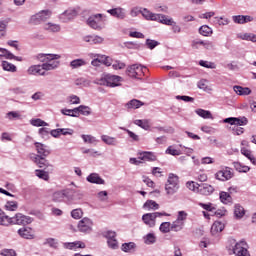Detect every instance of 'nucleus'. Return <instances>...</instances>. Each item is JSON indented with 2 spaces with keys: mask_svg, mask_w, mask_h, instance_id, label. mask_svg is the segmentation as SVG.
Here are the masks:
<instances>
[{
  "mask_svg": "<svg viewBox=\"0 0 256 256\" xmlns=\"http://www.w3.org/2000/svg\"><path fill=\"white\" fill-rule=\"evenodd\" d=\"M7 119L13 121V119H21V114L19 112L11 111L6 114Z\"/></svg>",
  "mask_w": 256,
  "mask_h": 256,
  "instance_id": "0e129e2a",
  "label": "nucleus"
},
{
  "mask_svg": "<svg viewBox=\"0 0 256 256\" xmlns=\"http://www.w3.org/2000/svg\"><path fill=\"white\" fill-rule=\"evenodd\" d=\"M143 69H145V67L141 66L140 64H133L127 67L126 75L128 77H132V79H139V77H143L145 74Z\"/></svg>",
  "mask_w": 256,
  "mask_h": 256,
  "instance_id": "6e6552de",
  "label": "nucleus"
},
{
  "mask_svg": "<svg viewBox=\"0 0 256 256\" xmlns=\"http://www.w3.org/2000/svg\"><path fill=\"white\" fill-rule=\"evenodd\" d=\"M199 65H201V67H205L206 69H215L217 67L215 63L205 60H200Z\"/></svg>",
  "mask_w": 256,
  "mask_h": 256,
  "instance_id": "bf43d9fd",
  "label": "nucleus"
},
{
  "mask_svg": "<svg viewBox=\"0 0 256 256\" xmlns=\"http://www.w3.org/2000/svg\"><path fill=\"white\" fill-rule=\"evenodd\" d=\"M223 229H225V224H223L222 222L216 221L213 223L211 227V233L212 235H217L218 233H221Z\"/></svg>",
  "mask_w": 256,
  "mask_h": 256,
  "instance_id": "473e14b6",
  "label": "nucleus"
},
{
  "mask_svg": "<svg viewBox=\"0 0 256 256\" xmlns=\"http://www.w3.org/2000/svg\"><path fill=\"white\" fill-rule=\"evenodd\" d=\"M12 217L7 216L3 210L0 209V225L2 227H9V225H12Z\"/></svg>",
  "mask_w": 256,
  "mask_h": 256,
  "instance_id": "cd10ccee",
  "label": "nucleus"
},
{
  "mask_svg": "<svg viewBox=\"0 0 256 256\" xmlns=\"http://www.w3.org/2000/svg\"><path fill=\"white\" fill-rule=\"evenodd\" d=\"M171 222H163L160 225V231L161 233H169V231H171Z\"/></svg>",
  "mask_w": 256,
  "mask_h": 256,
  "instance_id": "680f3d73",
  "label": "nucleus"
},
{
  "mask_svg": "<svg viewBox=\"0 0 256 256\" xmlns=\"http://www.w3.org/2000/svg\"><path fill=\"white\" fill-rule=\"evenodd\" d=\"M144 209H152L153 211H156V209H159V204L153 200H148L144 203Z\"/></svg>",
  "mask_w": 256,
  "mask_h": 256,
  "instance_id": "3c124183",
  "label": "nucleus"
},
{
  "mask_svg": "<svg viewBox=\"0 0 256 256\" xmlns=\"http://www.w3.org/2000/svg\"><path fill=\"white\" fill-rule=\"evenodd\" d=\"M70 193H71L70 189L56 191L52 194V201H54V203H63V201L65 200V197L69 198Z\"/></svg>",
  "mask_w": 256,
  "mask_h": 256,
  "instance_id": "ddd939ff",
  "label": "nucleus"
},
{
  "mask_svg": "<svg viewBox=\"0 0 256 256\" xmlns=\"http://www.w3.org/2000/svg\"><path fill=\"white\" fill-rule=\"evenodd\" d=\"M35 175L39 179H43V181H49V173L45 172V170H36Z\"/></svg>",
  "mask_w": 256,
  "mask_h": 256,
  "instance_id": "5fc2aeb1",
  "label": "nucleus"
},
{
  "mask_svg": "<svg viewBox=\"0 0 256 256\" xmlns=\"http://www.w3.org/2000/svg\"><path fill=\"white\" fill-rule=\"evenodd\" d=\"M179 188V176L174 173H170L165 184L166 195H168V197L175 195V193L179 191Z\"/></svg>",
  "mask_w": 256,
  "mask_h": 256,
  "instance_id": "7ed1b4c3",
  "label": "nucleus"
},
{
  "mask_svg": "<svg viewBox=\"0 0 256 256\" xmlns=\"http://www.w3.org/2000/svg\"><path fill=\"white\" fill-rule=\"evenodd\" d=\"M0 57H5V59H14L15 61H23V57L15 56L9 50L5 48H0Z\"/></svg>",
  "mask_w": 256,
  "mask_h": 256,
  "instance_id": "4be33fe9",
  "label": "nucleus"
},
{
  "mask_svg": "<svg viewBox=\"0 0 256 256\" xmlns=\"http://www.w3.org/2000/svg\"><path fill=\"white\" fill-rule=\"evenodd\" d=\"M74 85H76L77 87H89V85H91V81H89L86 78L81 77V78H77L74 81Z\"/></svg>",
  "mask_w": 256,
  "mask_h": 256,
  "instance_id": "a18cd8bd",
  "label": "nucleus"
},
{
  "mask_svg": "<svg viewBox=\"0 0 256 256\" xmlns=\"http://www.w3.org/2000/svg\"><path fill=\"white\" fill-rule=\"evenodd\" d=\"M157 242V236H155L154 233H148L146 236H144V243L146 245H153Z\"/></svg>",
  "mask_w": 256,
  "mask_h": 256,
  "instance_id": "de8ad7c7",
  "label": "nucleus"
},
{
  "mask_svg": "<svg viewBox=\"0 0 256 256\" xmlns=\"http://www.w3.org/2000/svg\"><path fill=\"white\" fill-rule=\"evenodd\" d=\"M2 68L4 71H8L9 73H17V66L11 62L2 61Z\"/></svg>",
  "mask_w": 256,
  "mask_h": 256,
  "instance_id": "c9c22d12",
  "label": "nucleus"
},
{
  "mask_svg": "<svg viewBox=\"0 0 256 256\" xmlns=\"http://www.w3.org/2000/svg\"><path fill=\"white\" fill-rule=\"evenodd\" d=\"M134 125L141 127V129H144L145 131H149L151 128V125H149V120H135Z\"/></svg>",
  "mask_w": 256,
  "mask_h": 256,
  "instance_id": "49530a36",
  "label": "nucleus"
},
{
  "mask_svg": "<svg viewBox=\"0 0 256 256\" xmlns=\"http://www.w3.org/2000/svg\"><path fill=\"white\" fill-rule=\"evenodd\" d=\"M157 217H169V214L165 212L146 213L142 216V221L148 227H155Z\"/></svg>",
  "mask_w": 256,
  "mask_h": 256,
  "instance_id": "423d86ee",
  "label": "nucleus"
},
{
  "mask_svg": "<svg viewBox=\"0 0 256 256\" xmlns=\"http://www.w3.org/2000/svg\"><path fill=\"white\" fill-rule=\"evenodd\" d=\"M233 91L236 93V95H240V96L251 95V89L249 87L236 85V86H233Z\"/></svg>",
  "mask_w": 256,
  "mask_h": 256,
  "instance_id": "bb28decb",
  "label": "nucleus"
},
{
  "mask_svg": "<svg viewBox=\"0 0 256 256\" xmlns=\"http://www.w3.org/2000/svg\"><path fill=\"white\" fill-rule=\"evenodd\" d=\"M183 227H185V224L183 222H180L179 220H176L171 224L172 231H181Z\"/></svg>",
  "mask_w": 256,
  "mask_h": 256,
  "instance_id": "13d9d810",
  "label": "nucleus"
},
{
  "mask_svg": "<svg viewBox=\"0 0 256 256\" xmlns=\"http://www.w3.org/2000/svg\"><path fill=\"white\" fill-rule=\"evenodd\" d=\"M220 201L224 205H229L233 201V198H231V194L229 192H220Z\"/></svg>",
  "mask_w": 256,
  "mask_h": 256,
  "instance_id": "a19ab883",
  "label": "nucleus"
},
{
  "mask_svg": "<svg viewBox=\"0 0 256 256\" xmlns=\"http://www.w3.org/2000/svg\"><path fill=\"white\" fill-rule=\"evenodd\" d=\"M77 17V10L75 8H69L60 14V21L62 23H68V21L73 20Z\"/></svg>",
  "mask_w": 256,
  "mask_h": 256,
  "instance_id": "4468645a",
  "label": "nucleus"
},
{
  "mask_svg": "<svg viewBox=\"0 0 256 256\" xmlns=\"http://www.w3.org/2000/svg\"><path fill=\"white\" fill-rule=\"evenodd\" d=\"M30 159L38 165L41 169H46V167H51L49 160L45 159V156L37 155L35 153L30 154Z\"/></svg>",
  "mask_w": 256,
  "mask_h": 256,
  "instance_id": "1a4fd4ad",
  "label": "nucleus"
},
{
  "mask_svg": "<svg viewBox=\"0 0 256 256\" xmlns=\"http://www.w3.org/2000/svg\"><path fill=\"white\" fill-rule=\"evenodd\" d=\"M138 159L142 163H146V161H157V156L153 152H141Z\"/></svg>",
  "mask_w": 256,
  "mask_h": 256,
  "instance_id": "412c9836",
  "label": "nucleus"
},
{
  "mask_svg": "<svg viewBox=\"0 0 256 256\" xmlns=\"http://www.w3.org/2000/svg\"><path fill=\"white\" fill-rule=\"evenodd\" d=\"M199 33L200 35H203V37H209L210 35H213V29L208 25H203L200 27Z\"/></svg>",
  "mask_w": 256,
  "mask_h": 256,
  "instance_id": "37998d69",
  "label": "nucleus"
},
{
  "mask_svg": "<svg viewBox=\"0 0 256 256\" xmlns=\"http://www.w3.org/2000/svg\"><path fill=\"white\" fill-rule=\"evenodd\" d=\"M94 83L104 87H121V83H123V77L113 74H102L100 78H97L94 81Z\"/></svg>",
  "mask_w": 256,
  "mask_h": 256,
  "instance_id": "f257e3e1",
  "label": "nucleus"
},
{
  "mask_svg": "<svg viewBox=\"0 0 256 256\" xmlns=\"http://www.w3.org/2000/svg\"><path fill=\"white\" fill-rule=\"evenodd\" d=\"M74 111H75V108L74 109H62L61 113H62V115H67L68 117H79V115H77Z\"/></svg>",
  "mask_w": 256,
  "mask_h": 256,
  "instance_id": "338daca9",
  "label": "nucleus"
},
{
  "mask_svg": "<svg viewBox=\"0 0 256 256\" xmlns=\"http://www.w3.org/2000/svg\"><path fill=\"white\" fill-rule=\"evenodd\" d=\"M44 29L49 33H59L61 31V26L59 24L48 22L44 24Z\"/></svg>",
  "mask_w": 256,
  "mask_h": 256,
  "instance_id": "c85d7f7f",
  "label": "nucleus"
},
{
  "mask_svg": "<svg viewBox=\"0 0 256 256\" xmlns=\"http://www.w3.org/2000/svg\"><path fill=\"white\" fill-rule=\"evenodd\" d=\"M107 13L111 14L112 17H116L117 19H125V9L118 7L114 9L107 10Z\"/></svg>",
  "mask_w": 256,
  "mask_h": 256,
  "instance_id": "5701e85b",
  "label": "nucleus"
},
{
  "mask_svg": "<svg viewBox=\"0 0 256 256\" xmlns=\"http://www.w3.org/2000/svg\"><path fill=\"white\" fill-rule=\"evenodd\" d=\"M198 205L199 207H202V209H204L205 211H209L210 213H215L216 211V208L213 206L212 203L205 204L200 202Z\"/></svg>",
  "mask_w": 256,
  "mask_h": 256,
  "instance_id": "4d7b16f0",
  "label": "nucleus"
},
{
  "mask_svg": "<svg viewBox=\"0 0 256 256\" xmlns=\"http://www.w3.org/2000/svg\"><path fill=\"white\" fill-rule=\"evenodd\" d=\"M155 21H157L158 23H162V25L171 26V25H173L174 20H173V18H169L165 14H157Z\"/></svg>",
  "mask_w": 256,
  "mask_h": 256,
  "instance_id": "393cba45",
  "label": "nucleus"
},
{
  "mask_svg": "<svg viewBox=\"0 0 256 256\" xmlns=\"http://www.w3.org/2000/svg\"><path fill=\"white\" fill-rule=\"evenodd\" d=\"M125 107L128 109H139V107H143V102L137 99H133L126 103Z\"/></svg>",
  "mask_w": 256,
  "mask_h": 256,
  "instance_id": "4c0bfd02",
  "label": "nucleus"
},
{
  "mask_svg": "<svg viewBox=\"0 0 256 256\" xmlns=\"http://www.w3.org/2000/svg\"><path fill=\"white\" fill-rule=\"evenodd\" d=\"M214 19L220 27H223L225 25H229L231 23V20H229V18L223 17V16L215 17Z\"/></svg>",
  "mask_w": 256,
  "mask_h": 256,
  "instance_id": "864d4df0",
  "label": "nucleus"
},
{
  "mask_svg": "<svg viewBox=\"0 0 256 256\" xmlns=\"http://www.w3.org/2000/svg\"><path fill=\"white\" fill-rule=\"evenodd\" d=\"M213 191H215L213 186L209 184H203V185H200L198 193H200V195H211Z\"/></svg>",
  "mask_w": 256,
  "mask_h": 256,
  "instance_id": "2f4dec72",
  "label": "nucleus"
},
{
  "mask_svg": "<svg viewBox=\"0 0 256 256\" xmlns=\"http://www.w3.org/2000/svg\"><path fill=\"white\" fill-rule=\"evenodd\" d=\"M61 59V55L58 54L57 58H52L50 60H48L46 63H43V68L45 69V71H53V69H57V67H59V60Z\"/></svg>",
  "mask_w": 256,
  "mask_h": 256,
  "instance_id": "dca6fc26",
  "label": "nucleus"
},
{
  "mask_svg": "<svg viewBox=\"0 0 256 256\" xmlns=\"http://www.w3.org/2000/svg\"><path fill=\"white\" fill-rule=\"evenodd\" d=\"M234 217L236 219H243V217H245V208L240 204L234 206Z\"/></svg>",
  "mask_w": 256,
  "mask_h": 256,
  "instance_id": "72a5a7b5",
  "label": "nucleus"
},
{
  "mask_svg": "<svg viewBox=\"0 0 256 256\" xmlns=\"http://www.w3.org/2000/svg\"><path fill=\"white\" fill-rule=\"evenodd\" d=\"M51 15H53V12L50 9L41 10L30 17L29 23L30 25H41V23L49 21Z\"/></svg>",
  "mask_w": 256,
  "mask_h": 256,
  "instance_id": "20e7f679",
  "label": "nucleus"
},
{
  "mask_svg": "<svg viewBox=\"0 0 256 256\" xmlns=\"http://www.w3.org/2000/svg\"><path fill=\"white\" fill-rule=\"evenodd\" d=\"M231 243L234 244L233 253L236 256H251L247 250V243L243 240L236 242L234 239L231 240Z\"/></svg>",
  "mask_w": 256,
  "mask_h": 256,
  "instance_id": "0eeeda50",
  "label": "nucleus"
},
{
  "mask_svg": "<svg viewBox=\"0 0 256 256\" xmlns=\"http://www.w3.org/2000/svg\"><path fill=\"white\" fill-rule=\"evenodd\" d=\"M241 153L242 155H244V157H247V159H249V161H251L253 165H256V159L255 156H253L251 150H247V148H242Z\"/></svg>",
  "mask_w": 256,
  "mask_h": 256,
  "instance_id": "79ce46f5",
  "label": "nucleus"
},
{
  "mask_svg": "<svg viewBox=\"0 0 256 256\" xmlns=\"http://www.w3.org/2000/svg\"><path fill=\"white\" fill-rule=\"evenodd\" d=\"M237 39H241L242 41H251V43H256V34L254 33H238Z\"/></svg>",
  "mask_w": 256,
  "mask_h": 256,
  "instance_id": "a878e982",
  "label": "nucleus"
},
{
  "mask_svg": "<svg viewBox=\"0 0 256 256\" xmlns=\"http://www.w3.org/2000/svg\"><path fill=\"white\" fill-rule=\"evenodd\" d=\"M186 187L187 189H189V191H193L194 193H199V189L201 185L195 181H188L186 183Z\"/></svg>",
  "mask_w": 256,
  "mask_h": 256,
  "instance_id": "c03bdc74",
  "label": "nucleus"
},
{
  "mask_svg": "<svg viewBox=\"0 0 256 256\" xmlns=\"http://www.w3.org/2000/svg\"><path fill=\"white\" fill-rule=\"evenodd\" d=\"M66 101H67V103H69V105H80L81 104V98H79V96H77L75 94L68 96Z\"/></svg>",
  "mask_w": 256,
  "mask_h": 256,
  "instance_id": "8fccbe9b",
  "label": "nucleus"
},
{
  "mask_svg": "<svg viewBox=\"0 0 256 256\" xmlns=\"http://www.w3.org/2000/svg\"><path fill=\"white\" fill-rule=\"evenodd\" d=\"M101 140L106 145H112L113 147H115V145H117V138H115V137H111V136H108V135H102Z\"/></svg>",
  "mask_w": 256,
  "mask_h": 256,
  "instance_id": "ea45409f",
  "label": "nucleus"
},
{
  "mask_svg": "<svg viewBox=\"0 0 256 256\" xmlns=\"http://www.w3.org/2000/svg\"><path fill=\"white\" fill-rule=\"evenodd\" d=\"M35 147H36L37 153L42 157H48V155L51 154V151H49V147L45 144L36 142Z\"/></svg>",
  "mask_w": 256,
  "mask_h": 256,
  "instance_id": "6ab92c4d",
  "label": "nucleus"
},
{
  "mask_svg": "<svg viewBox=\"0 0 256 256\" xmlns=\"http://www.w3.org/2000/svg\"><path fill=\"white\" fill-rule=\"evenodd\" d=\"M57 57H59V54H38L37 59L41 63H47V61Z\"/></svg>",
  "mask_w": 256,
  "mask_h": 256,
  "instance_id": "f704fd0d",
  "label": "nucleus"
},
{
  "mask_svg": "<svg viewBox=\"0 0 256 256\" xmlns=\"http://www.w3.org/2000/svg\"><path fill=\"white\" fill-rule=\"evenodd\" d=\"M202 47L208 51H215V43L211 41H202Z\"/></svg>",
  "mask_w": 256,
  "mask_h": 256,
  "instance_id": "e2e57ef3",
  "label": "nucleus"
},
{
  "mask_svg": "<svg viewBox=\"0 0 256 256\" xmlns=\"http://www.w3.org/2000/svg\"><path fill=\"white\" fill-rule=\"evenodd\" d=\"M18 235H20L22 239H34L35 231L29 227H23L18 230Z\"/></svg>",
  "mask_w": 256,
  "mask_h": 256,
  "instance_id": "f3484780",
  "label": "nucleus"
},
{
  "mask_svg": "<svg viewBox=\"0 0 256 256\" xmlns=\"http://www.w3.org/2000/svg\"><path fill=\"white\" fill-rule=\"evenodd\" d=\"M224 123H229V125H234L232 132L234 135H243V126L249 123L246 117H230L223 120Z\"/></svg>",
  "mask_w": 256,
  "mask_h": 256,
  "instance_id": "f03ea898",
  "label": "nucleus"
},
{
  "mask_svg": "<svg viewBox=\"0 0 256 256\" xmlns=\"http://www.w3.org/2000/svg\"><path fill=\"white\" fill-rule=\"evenodd\" d=\"M141 15L144 17V19H146V21H156L158 14L149 11L147 8H143Z\"/></svg>",
  "mask_w": 256,
  "mask_h": 256,
  "instance_id": "c756f323",
  "label": "nucleus"
},
{
  "mask_svg": "<svg viewBox=\"0 0 256 256\" xmlns=\"http://www.w3.org/2000/svg\"><path fill=\"white\" fill-rule=\"evenodd\" d=\"M86 181L88 183H94L96 185H105V180L99 176L97 173H91L90 175L87 176Z\"/></svg>",
  "mask_w": 256,
  "mask_h": 256,
  "instance_id": "aec40b11",
  "label": "nucleus"
},
{
  "mask_svg": "<svg viewBox=\"0 0 256 256\" xmlns=\"http://www.w3.org/2000/svg\"><path fill=\"white\" fill-rule=\"evenodd\" d=\"M195 113L198 114L199 117H202V119H213L211 111L199 108L195 110Z\"/></svg>",
  "mask_w": 256,
  "mask_h": 256,
  "instance_id": "e433bc0d",
  "label": "nucleus"
},
{
  "mask_svg": "<svg viewBox=\"0 0 256 256\" xmlns=\"http://www.w3.org/2000/svg\"><path fill=\"white\" fill-rule=\"evenodd\" d=\"M31 125H33L34 127H45L47 126V122L41 120V119H32L30 121Z\"/></svg>",
  "mask_w": 256,
  "mask_h": 256,
  "instance_id": "052dcab7",
  "label": "nucleus"
},
{
  "mask_svg": "<svg viewBox=\"0 0 256 256\" xmlns=\"http://www.w3.org/2000/svg\"><path fill=\"white\" fill-rule=\"evenodd\" d=\"M234 167L236 171H239V173H248L251 169L249 166H242L239 162H234Z\"/></svg>",
  "mask_w": 256,
  "mask_h": 256,
  "instance_id": "6e6d98bb",
  "label": "nucleus"
},
{
  "mask_svg": "<svg viewBox=\"0 0 256 256\" xmlns=\"http://www.w3.org/2000/svg\"><path fill=\"white\" fill-rule=\"evenodd\" d=\"M87 65V61L83 59H75L70 62V67L72 69H79V67H85Z\"/></svg>",
  "mask_w": 256,
  "mask_h": 256,
  "instance_id": "58836bf2",
  "label": "nucleus"
},
{
  "mask_svg": "<svg viewBox=\"0 0 256 256\" xmlns=\"http://www.w3.org/2000/svg\"><path fill=\"white\" fill-rule=\"evenodd\" d=\"M29 223H33V219L22 213H17L12 217V225H29Z\"/></svg>",
  "mask_w": 256,
  "mask_h": 256,
  "instance_id": "9b49d317",
  "label": "nucleus"
},
{
  "mask_svg": "<svg viewBox=\"0 0 256 256\" xmlns=\"http://www.w3.org/2000/svg\"><path fill=\"white\" fill-rule=\"evenodd\" d=\"M4 209H6V211H17V209H19V203H17V201H7Z\"/></svg>",
  "mask_w": 256,
  "mask_h": 256,
  "instance_id": "09e8293b",
  "label": "nucleus"
},
{
  "mask_svg": "<svg viewBox=\"0 0 256 256\" xmlns=\"http://www.w3.org/2000/svg\"><path fill=\"white\" fill-rule=\"evenodd\" d=\"M78 230L81 233H91L93 231V221L89 218H83L78 223Z\"/></svg>",
  "mask_w": 256,
  "mask_h": 256,
  "instance_id": "9d476101",
  "label": "nucleus"
},
{
  "mask_svg": "<svg viewBox=\"0 0 256 256\" xmlns=\"http://www.w3.org/2000/svg\"><path fill=\"white\" fill-rule=\"evenodd\" d=\"M65 249H85V243L81 241L64 243Z\"/></svg>",
  "mask_w": 256,
  "mask_h": 256,
  "instance_id": "7c9ffc66",
  "label": "nucleus"
},
{
  "mask_svg": "<svg viewBox=\"0 0 256 256\" xmlns=\"http://www.w3.org/2000/svg\"><path fill=\"white\" fill-rule=\"evenodd\" d=\"M71 216L73 219H81V217H83V210H81V208L74 209L71 212Z\"/></svg>",
  "mask_w": 256,
  "mask_h": 256,
  "instance_id": "69168bd1",
  "label": "nucleus"
},
{
  "mask_svg": "<svg viewBox=\"0 0 256 256\" xmlns=\"http://www.w3.org/2000/svg\"><path fill=\"white\" fill-rule=\"evenodd\" d=\"M81 137L84 143H88L89 145H95L97 143V138L94 136L83 134Z\"/></svg>",
  "mask_w": 256,
  "mask_h": 256,
  "instance_id": "603ef678",
  "label": "nucleus"
},
{
  "mask_svg": "<svg viewBox=\"0 0 256 256\" xmlns=\"http://www.w3.org/2000/svg\"><path fill=\"white\" fill-rule=\"evenodd\" d=\"M45 68L42 65H33L30 66L27 70L28 75H42L45 76Z\"/></svg>",
  "mask_w": 256,
  "mask_h": 256,
  "instance_id": "a211bd4d",
  "label": "nucleus"
},
{
  "mask_svg": "<svg viewBox=\"0 0 256 256\" xmlns=\"http://www.w3.org/2000/svg\"><path fill=\"white\" fill-rule=\"evenodd\" d=\"M74 112L78 115H84V117H89L91 115V107L85 106V105H80L76 108H74Z\"/></svg>",
  "mask_w": 256,
  "mask_h": 256,
  "instance_id": "b1692460",
  "label": "nucleus"
},
{
  "mask_svg": "<svg viewBox=\"0 0 256 256\" xmlns=\"http://www.w3.org/2000/svg\"><path fill=\"white\" fill-rule=\"evenodd\" d=\"M103 17V14H93L87 19V25L91 27V29L101 31V29L105 27Z\"/></svg>",
  "mask_w": 256,
  "mask_h": 256,
  "instance_id": "39448f33",
  "label": "nucleus"
},
{
  "mask_svg": "<svg viewBox=\"0 0 256 256\" xmlns=\"http://www.w3.org/2000/svg\"><path fill=\"white\" fill-rule=\"evenodd\" d=\"M215 178L218 179V181H229V179L233 178V172L231 168L225 167L215 174Z\"/></svg>",
  "mask_w": 256,
  "mask_h": 256,
  "instance_id": "f8f14e48",
  "label": "nucleus"
},
{
  "mask_svg": "<svg viewBox=\"0 0 256 256\" xmlns=\"http://www.w3.org/2000/svg\"><path fill=\"white\" fill-rule=\"evenodd\" d=\"M232 21L237 25H245V23H251L255 21V18L249 15H236L232 16Z\"/></svg>",
  "mask_w": 256,
  "mask_h": 256,
  "instance_id": "2eb2a0df",
  "label": "nucleus"
},
{
  "mask_svg": "<svg viewBox=\"0 0 256 256\" xmlns=\"http://www.w3.org/2000/svg\"><path fill=\"white\" fill-rule=\"evenodd\" d=\"M2 256H17V253L13 249H4L1 251Z\"/></svg>",
  "mask_w": 256,
  "mask_h": 256,
  "instance_id": "774afa93",
  "label": "nucleus"
}]
</instances>
